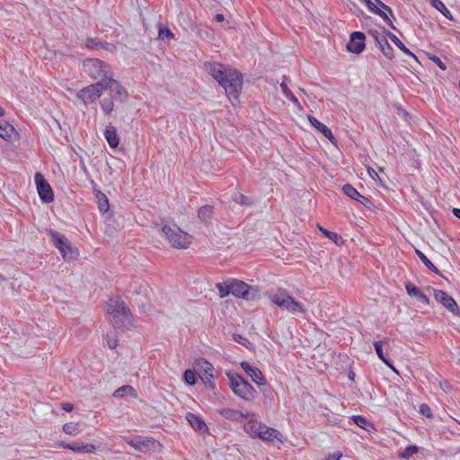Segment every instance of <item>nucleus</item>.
Here are the masks:
<instances>
[{
    "label": "nucleus",
    "instance_id": "1",
    "mask_svg": "<svg viewBox=\"0 0 460 460\" xmlns=\"http://www.w3.org/2000/svg\"><path fill=\"white\" fill-rule=\"evenodd\" d=\"M204 69L222 87H224L228 100L232 104L238 102L239 95L243 88V76L239 71L218 62H206Z\"/></svg>",
    "mask_w": 460,
    "mask_h": 460
},
{
    "label": "nucleus",
    "instance_id": "2",
    "mask_svg": "<svg viewBox=\"0 0 460 460\" xmlns=\"http://www.w3.org/2000/svg\"><path fill=\"white\" fill-rule=\"evenodd\" d=\"M106 312L111 316V323L116 329L124 331L133 324L129 308L119 296L111 297L106 303Z\"/></svg>",
    "mask_w": 460,
    "mask_h": 460
},
{
    "label": "nucleus",
    "instance_id": "3",
    "mask_svg": "<svg viewBox=\"0 0 460 460\" xmlns=\"http://www.w3.org/2000/svg\"><path fill=\"white\" fill-rule=\"evenodd\" d=\"M265 295L272 304L292 314H305L306 312L305 305L289 295L285 288H278L275 292H266Z\"/></svg>",
    "mask_w": 460,
    "mask_h": 460
},
{
    "label": "nucleus",
    "instance_id": "4",
    "mask_svg": "<svg viewBox=\"0 0 460 460\" xmlns=\"http://www.w3.org/2000/svg\"><path fill=\"white\" fill-rule=\"evenodd\" d=\"M162 232L164 237L172 248L186 250L192 243V236L174 223L164 224Z\"/></svg>",
    "mask_w": 460,
    "mask_h": 460
},
{
    "label": "nucleus",
    "instance_id": "5",
    "mask_svg": "<svg viewBox=\"0 0 460 460\" xmlns=\"http://www.w3.org/2000/svg\"><path fill=\"white\" fill-rule=\"evenodd\" d=\"M226 376L229 379L230 388L236 396L247 402L255 398L256 390L242 376L233 372H227Z\"/></svg>",
    "mask_w": 460,
    "mask_h": 460
},
{
    "label": "nucleus",
    "instance_id": "6",
    "mask_svg": "<svg viewBox=\"0 0 460 460\" xmlns=\"http://www.w3.org/2000/svg\"><path fill=\"white\" fill-rule=\"evenodd\" d=\"M49 234L51 237L52 243L58 249L64 260L70 261L77 258V248L72 245L65 234L52 229L49 230Z\"/></svg>",
    "mask_w": 460,
    "mask_h": 460
},
{
    "label": "nucleus",
    "instance_id": "7",
    "mask_svg": "<svg viewBox=\"0 0 460 460\" xmlns=\"http://www.w3.org/2000/svg\"><path fill=\"white\" fill-rule=\"evenodd\" d=\"M83 67L90 77L98 79L99 82H104L110 75H112L109 65L98 58L85 59Z\"/></svg>",
    "mask_w": 460,
    "mask_h": 460
},
{
    "label": "nucleus",
    "instance_id": "8",
    "mask_svg": "<svg viewBox=\"0 0 460 460\" xmlns=\"http://www.w3.org/2000/svg\"><path fill=\"white\" fill-rule=\"evenodd\" d=\"M103 92V83L97 82L84 87L76 93V97L84 104H92L101 97Z\"/></svg>",
    "mask_w": 460,
    "mask_h": 460
},
{
    "label": "nucleus",
    "instance_id": "9",
    "mask_svg": "<svg viewBox=\"0 0 460 460\" xmlns=\"http://www.w3.org/2000/svg\"><path fill=\"white\" fill-rule=\"evenodd\" d=\"M103 83V90L109 92L111 97L116 101L124 102L128 93L124 87L110 75Z\"/></svg>",
    "mask_w": 460,
    "mask_h": 460
},
{
    "label": "nucleus",
    "instance_id": "10",
    "mask_svg": "<svg viewBox=\"0 0 460 460\" xmlns=\"http://www.w3.org/2000/svg\"><path fill=\"white\" fill-rule=\"evenodd\" d=\"M35 183L39 197L44 203H49L54 200V193L51 186L46 181L44 176L40 172H36L34 176Z\"/></svg>",
    "mask_w": 460,
    "mask_h": 460
},
{
    "label": "nucleus",
    "instance_id": "11",
    "mask_svg": "<svg viewBox=\"0 0 460 460\" xmlns=\"http://www.w3.org/2000/svg\"><path fill=\"white\" fill-rule=\"evenodd\" d=\"M230 288L231 295L236 297L245 300H254L256 298V294L250 292L252 287L242 280L230 279Z\"/></svg>",
    "mask_w": 460,
    "mask_h": 460
},
{
    "label": "nucleus",
    "instance_id": "12",
    "mask_svg": "<svg viewBox=\"0 0 460 460\" xmlns=\"http://www.w3.org/2000/svg\"><path fill=\"white\" fill-rule=\"evenodd\" d=\"M194 368L205 383H210L214 378V367L207 359L202 358L196 359L194 362Z\"/></svg>",
    "mask_w": 460,
    "mask_h": 460
},
{
    "label": "nucleus",
    "instance_id": "13",
    "mask_svg": "<svg viewBox=\"0 0 460 460\" xmlns=\"http://www.w3.org/2000/svg\"><path fill=\"white\" fill-rule=\"evenodd\" d=\"M433 294L436 301L440 303L448 311L455 314H459V307L456 300L452 296H450L447 292L440 289L433 288Z\"/></svg>",
    "mask_w": 460,
    "mask_h": 460
},
{
    "label": "nucleus",
    "instance_id": "14",
    "mask_svg": "<svg viewBox=\"0 0 460 460\" xmlns=\"http://www.w3.org/2000/svg\"><path fill=\"white\" fill-rule=\"evenodd\" d=\"M240 366L257 385L265 386L267 385L266 377L260 368L252 366L247 361H242Z\"/></svg>",
    "mask_w": 460,
    "mask_h": 460
},
{
    "label": "nucleus",
    "instance_id": "15",
    "mask_svg": "<svg viewBox=\"0 0 460 460\" xmlns=\"http://www.w3.org/2000/svg\"><path fill=\"white\" fill-rule=\"evenodd\" d=\"M365 34L361 31H354L350 34L347 44V49L354 54L361 53L365 49Z\"/></svg>",
    "mask_w": 460,
    "mask_h": 460
},
{
    "label": "nucleus",
    "instance_id": "16",
    "mask_svg": "<svg viewBox=\"0 0 460 460\" xmlns=\"http://www.w3.org/2000/svg\"><path fill=\"white\" fill-rule=\"evenodd\" d=\"M370 35L374 38L376 43L377 44L379 49L382 53L389 59L394 58V49L389 44L386 37L377 31L376 30L371 31Z\"/></svg>",
    "mask_w": 460,
    "mask_h": 460
},
{
    "label": "nucleus",
    "instance_id": "17",
    "mask_svg": "<svg viewBox=\"0 0 460 460\" xmlns=\"http://www.w3.org/2000/svg\"><path fill=\"white\" fill-rule=\"evenodd\" d=\"M264 423L255 420L250 419L243 425V430L251 437V438H258L262 433V429H265Z\"/></svg>",
    "mask_w": 460,
    "mask_h": 460
},
{
    "label": "nucleus",
    "instance_id": "18",
    "mask_svg": "<svg viewBox=\"0 0 460 460\" xmlns=\"http://www.w3.org/2000/svg\"><path fill=\"white\" fill-rule=\"evenodd\" d=\"M58 446L62 448L69 449L76 453H93L95 450V446L93 444L83 443H66L65 441L58 442Z\"/></svg>",
    "mask_w": 460,
    "mask_h": 460
},
{
    "label": "nucleus",
    "instance_id": "19",
    "mask_svg": "<svg viewBox=\"0 0 460 460\" xmlns=\"http://www.w3.org/2000/svg\"><path fill=\"white\" fill-rule=\"evenodd\" d=\"M186 420L195 431H198L201 434L208 433V428L199 416L191 412H188L186 415Z\"/></svg>",
    "mask_w": 460,
    "mask_h": 460
},
{
    "label": "nucleus",
    "instance_id": "20",
    "mask_svg": "<svg viewBox=\"0 0 460 460\" xmlns=\"http://www.w3.org/2000/svg\"><path fill=\"white\" fill-rule=\"evenodd\" d=\"M308 120L311 125L321 132L326 138H328L332 143H335L336 139L333 137L332 130L323 123L319 121L316 118L313 116H308Z\"/></svg>",
    "mask_w": 460,
    "mask_h": 460
},
{
    "label": "nucleus",
    "instance_id": "21",
    "mask_svg": "<svg viewBox=\"0 0 460 460\" xmlns=\"http://www.w3.org/2000/svg\"><path fill=\"white\" fill-rule=\"evenodd\" d=\"M259 438L266 442H273L274 440L283 442V437L281 433L278 429L270 428L267 425H265V429H262V433Z\"/></svg>",
    "mask_w": 460,
    "mask_h": 460
},
{
    "label": "nucleus",
    "instance_id": "22",
    "mask_svg": "<svg viewBox=\"0 0 460 460\" xmlns=\"http://www.w3.org/2000/svg\"><path fill=\"white\" fill-rule=\"evenodd\" d=\"M405 289L409 296L416 297L420 303L426 305H429V298L414 284L407 282L405 284Z\"/></svg>",
    "mask_w": 460,
    "mask_h": 460
},
{
    "label": "nucleus",
    "instance_id": "23",
    "mask_svg": "<svg viewBox=\"0 0 460 460\" xmlns=\"http://www.w3.org/2000/svg\"><path fill=\"white\" fill-rule=\"evenodd\" d=\"M104 137L111 148H116L119 144V137L115 127L109 125L104 130Z\"/></svg>",
    "mask_w": 460,
    "mask_h": 460
},
{
    "label": "nucleus",
    "instance_id": "24",
    "mask_svg": "<svg viewBox=\"0 0 460 460\" xmlns=\"http://www.w3.org/2000/svg\"><path fill=\"white\" fill-rule=\"evenodd\" d=\"M376 3L379 5V8H376V12L374 13L379 15L389 26L394 29L392 21L388 17V13L393 14L392 9L380 0H376Z\"/></svg>",
    "mask_w": 460,
    "mask_h": 460
},
{
    "label": "nucleus",
    "instance_id": "25",
    "mask_svg": "<svg viewBox=\"0 0 460 460\" xmlns=\"http://www.w3.org/2000/svg\"><path fill=\"white\" fill-rule=\"evenodd\" d=\"M218 413L225 419L234 421H240L246 417L242 411L231 408H222L218 410Z\"/></svg>",
    "mask_w": 460,
    "mask_h": 460
},
{
    "label": "nucleus",
    "instance_id": "26",
    "mask_svg": "<svg viewBox=\"0 0 460 460\" xmlns=\"http://www.w3.org/2000/svg\"><path fill=\"white\" fill-rule=\"evenodd\" d=\"M288 80V77L287 75L283 76V80L280 83V88L283 93V94L298 109L302 110V106L298 101V99L292 93V92L289 90L287 81Z\"/></svg>",
    "mask_w": 460,
    "mask_h": 460
},
{
    "label": "nucleus",
    "instance_id": "27",
    "mask_svg": "<svg viewBox=\"0 0 460 460\" xmlns=\"http://www.w3.org/2000/svg\"><path fill=\"white\" fill-rule=\"evenodd\" d=\"M16 134V130L13 125L8 123L7 121L0 122V137L6 141H11L13 136Z\"/></svg>",
    "mask_w": 460,
    "mask_h": 460
},
{
    "label": "nucleus",
    "instance_id": "28",
    "mask_svg": "<svg viewBox=\"0 0 460 460\" xmlns=\"http://www.w3.org/2000/svg\"><path fill=\"white\" fill-rule=\"evenodd\" d=\"M113 396L118 399L124 398L126 396L137 398V394L135 389L131 385H126L116 389L113 393Z\"/></svg>",
    "mask_w": 460,
    "mask_h": 460
},
{
    "label": "nucleus",
    "instance_id": "29",
    "mask_svg": "<svg viewBox=\"0 0 460 460\" xmlns=\"http://www.w3.org/2000/svg\"><path fill=\"white\" fill-rule=\"evenodd\" d=\"M382 341H375L374 342V347H375V349H376V352L378 356V358L390 368L392 369L394 373L398 374V370L394 367V366L392 364V362L386 358V357L385 356L384 354V351H383V345H382Z\"/></svg>",
    "mask_w": 460,
    "mask_h": 460
},
{
    "label": "nucleus",
    "instance_id": "30",
    "mask_svg": "<svg viewBox=\"0 0 460 460\" xmlns=\"http://www.w3.org/2000/svg\"><path fill=\"white\" fill-rule=\"evenodd\" d=\"M174 38L173 32L163 23L158 24V39L164 42L169 43Z\"/></svg>",
    "mask_w": 460,
    "mask_h": 460
},
{
    "label": "nucleus",
    "instance_id": "31",
    "mask_svg": "<svg viewBox=\"0 0 460 460\" xmlns=\"http://www.w3.org/2000/svg\"><path fill=\"white\" fill-rule=\"evenodd\" d=\"M317 228L323 233V234L324 236H326L327 238L332 240L335 244H337L339 246L344 244L343 238L341 237V235H340L336 232L329 231V230L325 229L324 227L321 226L320 225L317 226Z\"/></svg>",
    "mask_w": 460,
    "mask_h": 460
},
{
    "label": "nucleus",
    "instance_id": "32",
    "mask_svg": "<svg viewBox=\"0 0 460 460\" xmlns=\"http://www.w3.org/2000/svg\"><path fill=\"white\" fill-rule=\"evenodd\" d=\"M387 36L395 44V46L401 49L404 54L416 58V56L402 42V40L394 33L388 31Z\"/></svg>",
    "mask_w": 460,
    "mask_h": 460
},
{
    "label": "nucleus",
    "instance_id": "33",
    "mask_svg": "<svg viewBox=\"0 0 460 460\" xmlns=\"http://www.w3.org/2000/svg\"><path fill=\"white\" fill-rule=\"evenodd\" d=\"M213 213H214L213 207L210 205H205L199 209L198 216L200 220H202L205 223H208L212 218Z\"/></svg>",
    "mask_w": 460,
    "mask_h": 460
},
{
    "label": "nucleus",
    "instance_id": "34",
    "mask_svg": "<svg viewBox=\"0 0 460 460\" xmlns=\"http://www.w3.org/2000/svg\"><path fill=\"white\" fill-rule=\"evenodd\" d=\"M96 198H97V203H98V208H99L100 212H102V213L107 212L110 208V205H109V200H108V198L106 197V195L101 191H98L96 193Z\"/></svg>",
    "mask_w": 460,
    "mask_h": 460
},
{
    "label": "nucleus",
    "instance_id": "35",
    "mask_svg": "<svg viewBox=\"0 0 460 460\" xmlns=\"http://www.w3.org/2000/svg\"><path fill=\"white\" fill-rule=\"evenodd\" d=\"M216 288L218 290L219 296L222 298L231 295L230 279L224 282L217 283Z\"/></svg>",
    "mask_w": 460,
    "mask_h": 460
},
{
    "label": "nucleus",
    "instance_id": "36",
    "mask_svg": "<svg viewBox=\"0 0 460 460\" xmlns=\"http://www.w3.org/2000/svg\"><path fill=\"white\" fill-rule=\"evenodd\" d=\"M162 448L163 445L159 441L152 438H146V452H161Z\"/></svg>",
    "mask_w": 460,
    "mask_h": 460
},
{
    "label": "nucleus",
    "instance_id": "37",
    "mask_svg": "<svg viewBox=\"0 0 460 460\" xmlns=\"http://www.w3.org/2000/svg\"><path fill=\"white\" fill-rule=\"evenodd\" d=\"M415 253L429 270L435 273H438V268L426 257V255L422 252H420L418 249H415Z\"/></svg>",
    "mask_w": 460,
    "mask_h": 460
},
{
    "label": "nucleus",
    "instance_id": "38",
    "mask_svg": "<svg viewBox=\"0 0 460 460\" xmlns=\"http://www.w3.org/2000/svg\"><path fill=\"white\" fill-rule=\"evenodd\" d=\"M352 420L357 426L364 429L365 430H369V429L373 427V425L361 415H354L352 416Z\"/></svg>",
    "mask_w": 460,
    "mask_h": 460
},
{
    "label": "nucleus",
    "instance_id": "39",
    "mask_svg": "<svg viewBox=\"0 0 460 460\" xmlns=\"http://www.w3.org/2000/svg\"><path fill=\"white\" fill-rule=\"evenodd\" d=\"M114 99L111 98H103L101 102V109L106 114L109 115L111 113L114 108Z\"/></svg>",
    "mask_w": 460,
    "mask_h": 460
},
{
    "label": "nucleus",
    "instance_id": "40",
    "mask_svg": "<svg viewBox=\"0 0 460 460\" xmlns=\"http://www.w3.org/2000/svg\"><path fill=\"white\" fill-rule=\"evenodd\" d=\"M431 4L439 11L445 17L451 19V13L441 0H432Z\"/></svg>",
    "mask_w": 460,
    "mask_h": 460
},
{
    "label": "nucleus",
    "instance_id": "41",
    "mask_svg": "<svg viewBox=\"0 0 460 460\" xmlns=\"http://www.w3.org/2000/svg\"><path fill=\"white\" fill-rule=\"evenodd\" d=\"M342 190L346 196L354 200H357L358 198H360V193L349 183L344 184L342 186Z\"/></svg>",
    "mask_w": 460,
    "mask_h": 460
},
{
    "label": "nucleus",
    "instance_id": "42",
    "mask_svg": "<svg viewBox=\"0 0 460 460\" xmlns=\"http://www.w3.org/2000/svg\"><path fill=\"white\" fill-rule=\"evenodd\" d=\"M63 431L66 434H68V435H71V436H76L77 434L80 433L79 424L75 423V422L66 423L63 426Z\"/></svg>",
    "mask_w": 460,
    "mask_h": 460
},
{
    "label": "nucleus",
    "instance_id": "43",
    "mask_svg": "<svg viewBox=\"0 0 460 460\" xmlns=\"http://www.w3.org/2000/svg\"><path fill=\"white\" fill-rule=\"evenodd\" d=\"M183 378L185 383L190 385H195L197 382L195 372L191 369L185 370Z\"/></svg>",
    "mask_w": 460,
    "mask_h": 460
},
{
    "label": "nucleus",
    "instance_id": "44",
    "mask_svg": "<svg viewBox=\"0 0 460 460\" xmlns=\"http://www.w3.org/2000/svg\"><path fill=\"white\" fill-rule=\"evenodd\" d=\"M418 452V447L416 446H409L406 447L402 452L400 453V457L408 458L411 456L413 454Z\"/></svg>",
    "mask_w": 460,
    "mask_h": 460
},
{
    "label": "nucleus",
    "instance_id": "45",
    "mask_svg": "<svg viewBox=\"0 0 460 460\" xmlns=\"http://www.w3.org/2000/svg\"><path fill=\"white\" fill-rule=\"evenodd\" d=\"M357 201H358L360 204H362L367 208H371L374 207V204L371 201V199L367 198V197H365V196H363V195H361V194H360V198L357 199Z\"/></svg>",
    "mask_w": 460,
    "mask_h": 460
},
{
    "label": "nucleus",
    "instance_id": "46",
    "mask_svg": "<svg viewBox=\"0 0 460 460\" xmlns=\"http://www.w3.org/2000/svg\"><path fill=\"white\" fill-rule=\"evenodd\" d=\"M361 3L364 4L368 9V11H370L373 13L376 12V8H379V5L376 2L373 3L371 0H362Z\"/></svg>",
    "mask_w": 460,
    "mask_h": 460
},
{
    "label": "nucleus",
    "instance_id": "47",
    "mask_svg": "<svg viewBox=\"0 0 460 460\" xmlns=\"http://www.w3.org/2000/svg\"><path fill=\"white\" fill-rule=\"evenodd\" d=\"M361 3L364 4L368 9V11H370L373 13L376 12V8H379V5L376 2L373 3L371 0H362Z\"/></svg>",
    "mask_w": 460,
    "mask_h": 460
},
{
    "label": "nucleus",
    "instance_id": "48",
    "mask_svg": "<svg viewBox=\"0 0 460 460\" xmlns=\"http://www.w3.org/2000/svg\"><path fill=\"white\" fill-rule=\"evenodd\" d=\"M100 43L102 41H99L97 39L89 38L86 40L85 46L88 49H94L100 47Z\"/></svg>",
    "mask_w": 460,
    "mask_h": 460
},
{
    "label": "nucleus",
    "instance_id": "49",
    "mask_svg": "<svg viewBox=\"0 0 460 460\" xmlns=\"http://www.w3.org/2000/svg\"><path fill=\"white\" fill-rule=\"evenodd\" d=\"M430 60L433 61L441 70H446L447 66L446 64L437 56H431Z\"/></svg>",
    "mask_w": 460,
    "mask_h": 460
},
{
    "label": "nucleus",
    "instance_id": "50",
    "mask_svg": "<svg viewBox=\"0 0 460 460\" xmlns=\"http://www.w3.org/2000/svg\"><path fill=\"white\" fill-rule=\"evenodd\" d=\"M420 411L423 415H425V416H427V417H429V418H430V417L432 416L431 409H430V407H429L428 404H426V403H422V404H420Z\"/></svg>",
    "mask_w": 460,
    "mask_h": 460
},
{
    "label": "nucleus",
    "instance_id": "51",
    "mask_svg": "<svg viewBox=\"0 0 460 460\" xmlns=\"http://www.w3.org/2000/svg\"><path fill=\"white\" fill-rule=\"evenodd\" d=\"M100 47L102 49H103L104 50L111 52V53H113L116 50V47L112 43L102 42V43H100Z\"/></svg>",
    "mask_w": 460,
    "mask_h": 460
},
{
    "label": "nucleus",
    "instance_id": "52",
    "mask_svg": "<svg viewBox=\"0 0 460 460\" xmlns=\"http://www.w3.org/2000/svg\"><path fill=\"white\" fill-rule=\"evenodd\" d=\"M130 445L134 447L136 449L142 450L144 447V441L141 438L132 439L130 441Z\"/></svg>",
    "mask_w": 460,
    "mask_h": 460
},
{
    "label": "nucleus",
    "instance_id": "53",
    "mask_svg": "<svg viewBox=\"0 0 460 460\" xmlns=\"http://www.w3.org/2000/svg\"><path fill=\"white\" fill-rule=\"evenodd\" d=\"M367 171L369 177L372 180H374V181L380 180L377 172L372 167L367 166Z\"/></svg>",
    "mask_w": 460,
    "mask_h": 460
},
{
    "label": "nucleus",
    "instance_id": "54",
    "mask_svg": "<svg viewBox=\"0 0 460 460\" xmlns=\"http://www.w3.org/2000/svg\"><path fill=\"white\" fill-rule=\"evenodd\" d=\"M342 455L341 452H335L332 455H329L326 460H340L341 458Z\"/></svg>",
    "mask_w": 460,
    "mask_h": 460
},
{
    "label": "nucleus",
    "instance_id": "55",
    "mask_svg": "<svg viewBox=\"0 0 460 460\" xmlns=\"http://www.w3.org/2000/svg\"><path fill=\"white\" fill-rule=\"evenodd\" d=\"M61 408H62L64 411H67V412H70V411H73V409H74V405H73L72 403H70V402H63V403L61 404Z\"/></svg>",
    "mask_w": 460,
    "mask_h": 460
},
{
    "label": "nucleus",
    "instance_id": "56",
    "mask_svg": "<svg viewBox=\"0 0 460 460\" xmlns=\"http://www.w3.org/2000/svg\"><path fill=\"white\" fill-rule=\"evenodd\" d=\"M107 339V345L110 349H114L117 346V340L116 339H108V335L106 336Z\"/></svg>",
    "mask_w": 460,
    "mask_h": 460
},
{
    "label": "nucleus",
    "instance_id": "57",
    "mask_svg": "<svg viewBox=\"0 0 460 460\" xmlns=\"http://www.w3.org/2000/svg\"><path fill=\"white\" fill-rule=\"evenodd\" d=\"M215 20L217 22H223L224 21V15L221 14V13H217L216 16H215Z\"/></svg>",
    "mask_w": 460,
    "mask_h": 460
},
{
    "label": "nucleus",
    "instance_id": "58",
    "mask_svg": "<svg viewBox=\"0 0 460 460\" xmlns=\"http://www.w3.org/2000/svg\"><path fill=\"white\" fill-rule=\"evenodd\" d=\"M453 214H454V216H456L457 218L460 219V208H454Z\"/></svg>",
    "mask_w": 460,
    "mask_h": 460
},
{
    "label": "nucleus",
    "instance_id": "59",
    "mask_svg": "<svg viewBox=\"0 0 460 460\" xmlns=\"http://www.w3.org/2000/svg\"><path fill=\"white\" fill-rule=\"evenodd\" d=\"M234 340L235 341L239 342V343H242V340H243V338H242V336H241V335H236V334H235V335H234Z\"/></svg>",
    "mask_w": 460,
    "mask_h": 460
},
{
    "label": "nucleus",
    "instance_id": "60",
    "mask_svg": "<svg viewBox=\"0 0 460 460\" xmlns=\"http://www.w3.org/2000/svg\"><path fill=\"white\" fill-rule=\"evenodd\" d=\"M4 115V110L0 106V117Z\"/></svg>",
    "mask_w": 460,
    "mask_h": 460
},
{
    "label": "nucleus",
    "instance_id": "61",
    "mask_svg": "<svg viewBox=\"0 0 460 460\" xmlns=\"http://www.w3.org/2000/svg\"><path fill=\"white\" fill-rule=\"evenodd\" d=\"M446 385H447V382L440 383V386H441V388H443V389H444V387H446Z\"/></svg>",
    "mask_w": 460,
    "mask_h": 460
},
{
    "label": "nucleus",
    "instance_id": "62",
    "mask_svg": "<svg viewBox=\"0 0 460 460\" xmlns=\"http://www.w3.org/2000/svg\"><path fill=\"white\" fill-rule=\"evenodd\" d=\"M446 385H447V382L440 383V386H441V388H443V389H444V387H446Z\"/></svg>",
    "mask_w": 460,
    "mask_h": 460
},
{
    "label": "nucleus",
    "instance_id": "63",
    "mask_svg": "<svg viewBox=\"0 0 460 460\" xmlns=\"http://www.w3.org/2000/svg\"><path fill=\"white\" fill-rule=\"evenodd\" d=\"M244 199H245V198L243 196H241V202L242 203H244Z\"/></svg>",
    "mask_w": 460,
    "mask_h": 460
},
{
    "label": "nucleus",
    "instance_id": "64",
    "mask_svg": "<svg viewBox=\"0 0 460 460\" xmlns=\"http://www.w3.org/2000/svg\"><path fill=\"white\" fill-rule=\"evenodd\" d=\"M4 279L3 276L0 274V282Z\"/></svg>",
    "mask_w": 460,
    "mask_h": 460
}]
</instances>
